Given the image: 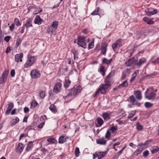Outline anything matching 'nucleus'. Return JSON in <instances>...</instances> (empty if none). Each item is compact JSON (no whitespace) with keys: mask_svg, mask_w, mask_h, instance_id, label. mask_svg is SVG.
<instances>
[{"mask_svg":"<svg viewBox=\"0 0 159 159\" xmlns=\"http://www.w3.org/2000/svg\"><path fill=\"white\" fill-rule=\"evenodd\" d=\"M110 129L111 131L112 134H116L117 130V126L116 125L115 126H113L111 127Z\"/></svg>","mask_w":159,"mask_h":159,"instance_id":"bb28decb","label":"nucleus"},{"mask_svg":"<svg viewBox=\"0 0 159 159\" xmlns=\"http://www.w3.org/2000/svg\"><path fill=\"white\" fill-rule=\"evenodd\" d=\"M80 153L79 149L78 147H76L75 150V155L76 157H77L79 156V154Z\"/></svg>","mask_w":159,"mask_h":159,"instance_id":"09e8293b","label":"nucleus"},{"mask_svg":"<svg viewBox=\"0 0 159 159\" xmlns=\"http://www.w3.org/2000/svg\"><path fill=\"white\" fill-rule=\"evenodd\" d=\"M153 63L154 64H158L159 63V57L157 58L155 61H152Z\"/></svg>","mask_w":159,"mask_h":159,"instance_id":"774afa93","label":"nucleus"},{"mask_svg":"<svg viewBox=\"0 0 159 159\" xmlns=\"http://www.w3.org/2000/svg\"><path fill=\"white\" fill-rule=\"evenodd\" d=\"M148 91V89H147L146 91H145V97L149 100H152L154 99L156 96V94L154 92H151V93L149 95H147V93Z\"/></svg>","mask_w":159,"mask_h":159,"instance_id":"6e6552de","label":"nucleus"},{"mask_svg":"<svg viewBox=\"0 0 159 159\" xmlns=\"http://www.w3.org/2000/svg\"><path fill=\"white\" fill-rule=\"evenodd\" d=\"M102 117L104 120H108L111 118L110 114L107 112H104L102 114Z\"/></svg>","mask_w":159,"mask_h":159,"instance_id":"aec40b11","label":"nucleus"},{"mask_svg":"<svg viewBox=\"0 0 159 159\" xmlns=\"http://www.w3.org/2000/svg\"><path fill=\"white\" fill-rule=\"evenodd\" d=\"M30 75L32 78H37L40 76V74L39 71L34 70L31 72Z\"/></svg>","mask_w":159,"mask_h":159,"instance_id":"9b49d317","label":"nucleus"},{"mask_svg":"<svg viewBox=\"0 0 159 159\" xmlns=\"http://www.w3.org/2000/svg\"><path fill=\"white\" fill-rule=\"evenodd\" d=\"M47 116L46 115H44L43 116H41L40 120L41 121H43V120H47Z\"/></svg>","mask_w":159,"mask_h":159,"instance_id":"680f3d73","label":"nucleus"},{"mask_svg":"<svg viewBox=\"0 0 159 159\" xmlns=\"http://www.w3.org/2000/svg\"><path fill=\"white\" fill-rule=\"evenodd\" d=\"M149 155V152L148 150H146L143 153V156L144 157H146Z\"/></svg>","mask_w":159,"mask_h":159,"instance_id":"8fccbe9b","label":"nucleus"},{"mask_svg":"<svg viewBox=\"0 0 159 159\" xmlns=\"http://www.w3.org/2000/svg\"><path fill=\"white\" fill-rule=\"evenodd\" d=\"M62 85L61 83H57L55 85L53 89V93L56 94L60 92L61 90Z\"/></svg>","mask_w":159,"mask_h":159,"instance_id":"423d86ee","label":"nucleus"},{"mask_svg":"<svg viewBox=\"0 0 159 159\" xmlns=\"http://www.w3.org/2000/svg\"><path fill=\"white\" fill-rule=\"evenodd\" d=\"M14 23L17 26H19L21 25V23L19 20L17 18H15L14 19Z\"/></svg>","mask_w":159,"mask_h":159,"instance_id":"58836bf2","label":"nucleus"},{"mask_svg":"<svg viewBox=\"0 0 159 159\" xmlns=\"http://www.w3.org/2000/svg\"><path fill=\"white\" fill-rule=\"evenodd\" d=\"M82 90V87L80 85L76 88L74 87L70 89L67 90L65 94V99L69 98L72 96H75L81 92Z\"/></svg>","mask_w":159,"mask_h":159,"instance_id":"f257e3e1","label":"nucleus"},{"mask_svg":"<svg viewBox=\"0 0 159 159\" xmlns=\"http://www.w3.org/2000/svg\"><path fill=\"white\" fill-rule=\"evenodd\" d=\"M112 61V59H111L110 60H108L106 58H103L102 59V62L103 64H105L107 65H109L111 63Z\"/></svg>","mask_w":159,"mask_h":159,"instance_id":"5701e85b","label":"nucleus"},{"mask_svg":"<svg viewBox=\"0 0 159 159\" xmlns=\"http://www.w3.org/2000/svg\"><path fill=\"white\" fill-rule=\"evenodd\" d=\"M33 142L32 141L29 142L26 148V149L27 151L30 150L32 148L33 146Z\"/></svg>","mask_w":159,"mask_h":159,"instance_id":"2f4dec72","label":"nucleus"},{"mask_svg":"<svg viewBox=\"0 0 159 159\" xmlns=\"http://www.w3.org/2000/svg\"><path fill=\"white\" fill-rule=\"evenodd\" d=\"M136 112V110H134L131 111V112L129 114L128 116V118L129 119L132 117L135 114Z\"/></svg>","mask_w":159,"mask_h":159,"instance_id":"4c0bfd02","label":"nucleus"},{"mask_svg":"<svg viewBox=\"0 0 159 159\" xmlns=\"http://www.w3.org/2000/svg\"><path fill=\"white\" fill-rule=\"evenodd\" d=\"M111 135V132L109 130H108L105 135V138L107 139H109Z\"/></svg>","mask_w":159,"mask_h":159,"instance_id":"3c124183","label":"nucleus"},{"mask_svg":"<svg viewBox=\"0 0 159 159\" xmlns=\"http://www.w3.org/2000/svg\"><path fill=\"white\" fill-rule=\"evenodd\" d=\"M97 122L98 124L101 125L103 123V121L102 119L101 118H97Z\"/></svg>","mask_w":159,"mask_h":159,"instance_id":"49530a36","label":"nucleus"},{"mask_svg":"<svg viewBox=\"0 0 159 159\" xmlns=\"http://www.w3.org/2000/svg\"><path fill=\"white\" fill-rule=\"evenodd\" d=\"M72 52L73 53L74 56L78 55V53L75 49L72 50Z\"/></svg>","mask_w":159,"mask_h":159,"instance_id":"69168bd1","label":"nucleus"},{"mask_svg":"<svg viewBox=\"0 0 159 159\" xmlns=\"http://www.w3.org/2000/svg\"><path fill=\"white\" fill-rule=\"evenodd\" d=\"M151 140H148L144 143L140 144V146L134 152V155L137 156L139 154L143 149V146L148 147V144L151 143Z\"/></svg>","mask_w":159,"mask_h":159,"instance_id":"f03ea898","label":"nucleus"},{"mask_svg":"<svg viewBox=\"0 0 159 159\" xmlns=\"http://www.w3.org/2000/svg\"><path fill=\"white\" fill-rule=\"evenodd\" d=\"M86 37L81 36H78L77 38V43H82L86 41Z\"/></svg>","mask_w":159,"mask_h":159,"instance_id":"6ab92c4d","label":"nucleus"},{"mask_svg":"<svg viewBox=\"0 0 159 159\" xmlns=\"http://www.w3.org/2000/svg\"><path fill=\"white\" fill-rule=\"evenodd\" d=\"M139 73V70H136L135 71L132 75V77L131 78L130 81L132 82L134 80L135 77L137 76V74Z\"/></svg>","mask_w":159,"mask_h":159,"instance_id":"7c9ffc66","label":"nucleus"},{"mask_svg":"<svg viewBox=\"0 0 159 159\" xmlns=\"http://www.w3.org/2000/svg\"><path fill=\"white\" fill-rule=\"evenodd\" d=\"M146 60L144 58H142L138 60H136L134 62L135 65L141 66L144 64Z\"/></svg>","mask_w":159,"mask_h":159,"instance_id":"ddd939ff","label":"nucleus"},{"mask_svg":"<svg viewBox=\"0 0 159 159\" xmlns=\"http://www.w3.org/2000/svg\"><path fill=\"white\" fill-rule=\"evenodd\" d=\"M107 44H105V46L102 47L101 49V53L103 55H105L107 50Z\"/></svg>","mask_w":159,"mask_h":159,"instance_id":"393cba45","label":"nucleus"},{"mask_svg":"<svg viewBox=\"0 0 159 159\" xmlns=\"http://www.w3.org/2000/svg\"><path fill=\"white\" fill-rule=\"evenodd\" d=\"M153 104L148 102H146L145 103L144 106L147 108H149L152 107Z\"/></svg>","mask_w":159,"mask_h":159,"instance_id":"c03bdc74","label":"nucleus"},{"mask_svg":"<svg viewBox=\"0 0 159 159\" xmlns=\"http://www.w3.org/2000/svg\"><path fill=\"white\" fill-rule=\"evenodd\" d=\"M98 71L103 76L105 75V70L104 69V67L103 66H101L98 69Z\"/></svg>","mask_w":159,"mask_h":159,"instance_id":"b1692460","label":"nucleus"},{"mask_svg":"<svg viewBox=\"0 0 159 159\" xmlns=\"http://www.w3.org/2000/svg\"><path fill=\"white\" fill-rule=\"evenodd\" d=\"M157 10L156 9H154L153 10L151 11H150L148 12V16H151L152 15H153L157 13Z\"/></svg>","mask_w":159,"mask_h":159,"instance_id":"79ce46f5","label":"nucleus"},{"mask_svg":"<svg viewBox=\"0 0 159 159\" xmlns=\"http://www.w3.org/2000/svg\"><path fill=\"white\" fill-rule=\"evenodd\" d=\"M114 82L113 78L107 77L104 80V82L106 83L111 86Z\"/></svg>","mask_w":159,"mask_h":159,"instance_id":"f3484780","label":"nucleus"},{"mask_svg":"<svg viewBox=\"0 0 159 159\" xmlns=\"http://www.w3.org/2000/svg\"><path fill=\"white\" fill-rule=\"evenodd\" d=\"M77 44L79 46H80L84 48H85L87 47V44L85 42L77 43Z\"/></svg>","mask_w":159,"mask_h":159,"instance_id":"a19ab883","label":"nucleus"},{"mask_svg":"<svg viewBox=\"0 0 159 159\" xmlns=\"http://www.w3.org/2000/svg\"><path fill=\"white\" fill-rule=\"evenodd\" d=\"M48 32L49 33H50V32L52 33L53 30V27L52 26V25L50 26H48Z\"/></svg>","mask_w":159,"mask_h":159,"instance_id":"6e6d98bb","label":"nucleus"},{"mask_svg":"<svg viewBox=\"0 0 159 159\" xmlns=\"http://www.w3.org/2000/svg\"><path fill=\"white\" fill-rule=\"evenodd\" d=\"M71 82V81L69 79L68 80L66 79L64 84V86L65 88L66 89L68 88Z\"/></svg>","mask_w":159,"mask_h":159,"instance_id":"cd10ccee","label":"nucleus"},{"mask_svg":"<svg viewBox=\"0 0 159 159\" xmlns=\"http://www.w3.org/2000/svg\"><path fill=\"white\" fill-rule=\"evenodd\" d=\"M94 40L93 39L88 44V49L89 50L92 49L94 47Z\"/></svg>","mask_w":159,"mask_h":159,"instance_id":"f704fd0d","label":"nucleus"},{"mask_svg":"<svg viewBox=\"0 0 159 159\" xmlns=\"http://www.w3.org/2000/svg\"><path fill=\"white\" fill-rule=\"evenodd\" d=\"M43 21V20L39 16H36L34 20V23L38 25H41Z\"/></svg>","mask_w":159,"mask_h":159,"instance_id":"dca6fc26","label":"nucleus"},{"mask_svg":"<svg viewBox=\"0 0 159 159\" xmlns=\"http://www.w3.org/2000/svg\"><path fill=\"white\" fill-rule=\"evenodd\" d=\"M29 109L27 107H25L24 109V112L25 113H27L29 111Z\"/></svg>","mask_w":159,"mask_h":159,"instance_id":"338daca9","label":"nucleus"},{"mask_svg":"<svg viewBox=\"0 0 159 159\" xmlns=\"http://www.w3.org/2000/svg\"><path fill=\"white\" fill-rule=\"evenodd\" d=\"M58 25V21H54L52 22V24L51 25L53 27L54 30H56L57 28Z\"/></svg>","mask_w":159,"mask_h":159,"instance_id":"473e14b6","label":"nucleus"},{"mask_svg":"<svg viewBox=\"0 0 159 159\" xmlns=\"http://www.w3.org/2000/svg\"><path fill=\"white\" fill-rule=\"evenodd\" d=\"M24 145L21 143H19L17 145L16 151V152L21 153L24 148Z\"/></svg>","mask_w":159,"mask_h":159,"instance_id":"f8f14e48","label":"nucleus"},{"mask_svg":"<svg viewBox=\"0 0 159 159\" xmlns=\"http://www.w3.org/2000/svg\"><path fill=\"white\" fill-rule=\"evenodd\" d=\"M42 143L44 145H47L50 144L57 143V140H43L42 141Z\"/></svg>","mask_w":159,"mask_h":159,"instance_id":"1a4fd4ad","label":"nucleus"},{"mask_svg":"<svg viewBox=\"0 0 159 159\" xmlns=\"http://www.w3.org/2000/svg\"><path fill=\"white\" fill-rule=\"evenodd\" d=\"M134 95L136 98L138 100H140L142 98L141 93L139 90H137L134 92Z\"/></svg>","mask_w":159,"mask_h":159,"instance_id":"2eb2a0df","label":"nucleus"},{"mask_svg":"<svg viewBox=\"0 0 159 159\" xmlns=\"http://www.w3.org/2000/svg\"><path fill=\"white\" fill-rule=\"evenodd\" d=\"M118 45L116 43H113L112 45V47L113 49L114 50L118 46Z\"/></svg>","mask_w":159,"mask_h":159,"instance_id":"0e129e2a","label":"nucleus"},{"mask_svg":"<svg viewBox=\"0 0 159 159\" xmlns=\"http://www.w3.org/2000/svg\"><path fill=\"white\" fill-rule=\"evenodd\" d=\"M15 70L14 69L12 70L10 72L11 76V77H14L15 76Z\"/></svg>","mask_w":159,"mask_h":159,"instance_id":"bf43d9fd","label":"nucleus"},{"mask_svg":"<svg viewBox=\"0 0 159 159\" xmlns=\"http://www.w3.org/2000/svg\"><path fill=\"white\" fill-rule=\"evenodd\" d=\"M128 85V83L127 80H125L122 83L118 86V88L126 87Z\"/></svg>","mask_w":159,"mask_h":159,"instance_id":"a878e982","label":"nucleus"},{"mask_svg":"<svg viewBox=\"0 0 159 159\" xmlns=\"http://www.w3.org/2000/svg\"><path fill=\"white\" fill-rule=\"evenodd\" d=\"M22 41L21 38L18 37L16 40V46L18 47L19 46L21 43Z\"/></svg>","mask_w":159,"mask_h":159,"instance_id":"37998d69","label":"nucleus"},{"mask_svg":"<svg viewBox=\"0 0 159 159\" xmlns=\"http://www.w3.org/2000/svg\"><path fill=\"white\" fill-rule=\"evenodd\" d=\"M49 109L53 112H55L56 111V108L55 105L53 104H52L50 107Z\"/></svg>","mask_w":159,"mask_h":159,"instance_id":"a18cd8bd","label":"nucleus"},{"mask_svg":"<svg viewBox=\"0 0 159 159\" xmlns=\"http://www.w3.org/2000/svg\"><path fill=\"white\" fill-rule=\"evenodd\" d=\"M11 38V37L10 36H7L4 37V39L7 42H8L9 41Z\"/></svg>","mask_w":159,"mask_h":159,"instance_id":"13d9d810","label":"nucleus"},{"mask_svg":"<svg viewBox=\"0 0 159 159\" xmlns=\"http://www.w3.org/2000/svg\"><path fill=\"white\" fill-rule=\"evenodd\" d=\"M115 70H111L107 77H110L111 78H113V77L115 76Z\"/></svg>","mask_w":159,"mask_h":159,"instance_id":"72a5a7b5","label":"nucleus"},{"mask_svg":"<svg viewBox=\"0 0 159 159\" xmlns=\"http://www.w3.org/2000/svg\"><path fill=\"white\" fill-rule=\"evenodd\" d=\"M9 72L8 70H6L3 72L1 77L0 78V84H3L6 82Z\"/></svg>","mask_w":159,"mask_h":159,"instance_id":"20e7f679","label":"nucleus"},{"mask_svg":"<svg viewBox=\"0 0 159 159\" xmlns=\"http://www.w3.org/2000/svg\"><path fill=\"white\" fill-rule=\"evenodd\" d=\"M69 138L68 137L66 136V135H64L60 136L58 139H66Z\"/></svg>","mask_w":159,"mask_h":159,"instance_id":"4d7b16f0","label":"nucleus"},{"mask_svg":"<svg viewBox=\"0 0 159 159\" xmlns=\"http://www.w3.org/2000/svg\"><path fill=\"white\" fill-rule=\"evenodd\" d=\"M136 126L137 129L139 131H141L143 129V126L141 125L140 123L139 122L137 123L136 124Z\"/></svg>","mask_w":159,"mask_h":159,"instance_id":"e433bc0d","label":"nucleus"},{"mask_svg":"<svg viewBox=\"0 0 159 159\" xmlns=\"http://www.w3.org/2000/svg\"><path fill=\"white\" fill-rule=\"evenodd\" d=\"M23 54L22 52L16 54L15 57V61L18 63L20 61L22 62V59L23 57Z\"/></svg>","mask_w":159,"mask_h":159,"instance_id":"9d476101","label":"nucleus"},{"mask_svg":"<svg viewBox=\"0 0 159 159\" xmlns=\"http://www.w3.org/2000/svg\"><path fill=\"white\" fill-rule=\"evenodd\" d=\"M143 19L144 21L146 22L148 24L152 25L154 23V21L148 18L144 17L143 18Z\"/></svg>","mask_w":159,"mask_h":159,"instance_id":"4be33fe9","label":"nucleus"},{"mask_svg":"<svg viewBox=\"0 0 159 159\" xmlns=\"http://www.w3.org/2000/svg\"><path fill=\"white\" fill-rule=\"evenodd\" d=\"M126 77V75L125 72H123L122 73V75L121 76V80L125 79Z\"/></svg>","mask_w":159,"mask_h":159,"instance_id":"e2e57ef3","label":"nucleus"},{"mask_svg":"<svg viewBox=\"0 0 159 159\" xmlns=\"http://www.w3.org/2000/svg\"><path fill=\"white\" fill-rule=\"evenodd\" d=\"M32 20L30 19H28L26 20V22L25 24L23 25L25 26V27H26L27 29L30 27H32Z\"/></svg>","mask_w":159,"mask_h":159,"instance_id":"412c9836","label":"nucleus"},{"mask_svg":"<svg viewBox=\"0 0 159 159\" xmlns=\"http://www.w3.org/2000/svg\"><path fill=\"white\" fill-rule=\"evenodd\" d=\"M19 120V119L18 117H16L15 119L12 120L11 121V125L13 126L18 123Z\"/></svg>","mask_w":159,"mask_h":159,"instance_id":"c85d7f7f","label":"nucleus"},{"mask_svg":"<svg viewBox=\"0 0 159 159\" xmlns=\"http://www.w3.org/2000/svg\"><path fill=\"white\" fill-rule=\"evenodd\" d=\"M35 62V57L34 56L28 55L27 60L24 65L25 68H28L31 67Z\"/></svg>","mask_w":159,"mask_h":159,"instance_id":"7ed1b4c3","label":"nucleus"},{"mask_svg":"<svg viewBox=\"0 0 159 159\" xmlns=\"http://www.w3.org/2000/svg\"><path fill=\"white\" fill-rule=\"evenodd\" d=\"M122 39H119L117 40L115 43L119 45V46H121V41Z\"/></svg>","mask_w":159,"mask_h":159,"instance_id":"864d4df0","label":"nucleus"},{"mask_svg":"<svg viewBox=\"0 0 159 159\" xmlns=\"http://www.w3.org/2000/svg\"><path fill=\"white\" fill-rule=\"evenodd\" d=\"M45 95V93L44 91H42L39 93V96L41 98H44Z\"/></svg>","mask_w":159,"mask_h":159,"instance_id":"de8ad7c7","label":"nucleus"},{"mask_svg":"<svg viewBox=\"0 0 159 159\" xmlns=\"http://www.w3.org/2000/svg\"><path fill=\"white\" fill-rule=\"evenodd\" d=\"M38 104V103L36 101H35L34 102H32L31 103V107H35L36 106H37Z\"/></svg>","mask_w":159,"mask_h":159,"instance_id":"603ef678","label":"nucleus"},{"mask_svg":"<svg viewBox=\"0 0 159 159\" xmlns=\"http://www.w3.org/2000/svg\"><path fill=\"white\" fill-rule=\"evenodd\" d=\"M111 86V85L106 83H105L104 84H101L99 87L102 90V94L105 93L106 92L107 89Z\"/></svg>","mask_w":159,"mask_h":159,"instance_id":"39448f33","label":"nucleus"},{"mask_svg":"<svg viewBox=\"0 0 159 159\" xmlns=\"http://www.w3.org/2000/svg\"><path fill=\"white\" fill-rule=\"evenodd\" d=\"M107 153V151L104 152H97V157L98 159H101L102 158L105 156Z\"/></svg>","mask_w":159,"mask_h":159,"instance_id":"4468645a","label":"nucleus"},{"mask_svg":"<svg viewBox=\"0 0 159 159\" xmlns=\"http://www.w3.org/2000/svg\"><path fill=\"white\" fill-rule=\"evenodd\" d=\"M15 26V24L14 23H13V24H11V25L9 26L10 30L11 31H12L14 29V28Z\"/></svg>","mask_w":159,"mask_h":159,"instance_id":"052dcab7","label":"nucleus"},{"mask_svg":"<svg viewBox=\"0 0 159 159\" xmlns=\"http://www.w3.org/2000/svg\"><path fill=\"white\" fill-rule=\"evenodd\" d=\"M129 99L132 105H136L138 107L140 106L141 104L136 100L134 95H132L130 96Z\"/></svg>","mask_w":159,"mask_h":159,"instance_id":"0eeeda50","label":"nucleus"},{"mask_svg":"<svg viewBox=\"0 0 159 159\" xmlns=\"http://www.w3.org/2000/svg\"><path fill=\"white\" fill-rule=\"evenodd\" d=\"M8 107L6 112V114L7 115H8L10 113V111L14 107L13 104L12 102L8 104Z\"/></svg>","mask_w":159,"mask_h":159,"instance_id":"a211bd4d","label":"nucleus"},{"mask_svg":"<svg viewBox=\"0 0 159 159\" xmlns=\"http://www.w3.org/2000/svg\"><path fill=\"white\" fill-rule=\"evenodd\" d=\"M100 9V8L99 7H97L91 13V15L93 16L99 15V14H98V12L99 11Z\"/></svg>","mask_w":159,"mask_h":159,"instance_id":"c9c22d12","label":"nucleus"},{"mask_svg":"<svg viewBox=\"0 0 159 159\" xmlns=\"http://www.w3.org/2000/svg\"><path fill=\"white\" fill-rule=\"evenodd\" d=\"M159 150V148H156L153 149L152 150H151V152L152 153L154 154L157 152Z\"/></svg>","mask_w":159,"mask_h":159,"instance_id":"5fc2aeb1","label":"nucleus"},{"mask_svg":"<svg viewBox=\"0 0 159 159\" xmlns=\"http://www.w3.org/2000/svg\"><path fill=\"white\" fill-rule=\"evenodd\" d=\"M102 90L99 87L98 89L96 90L95 94L93 95V97L94 98L96 97L100 92H101L102 93Z\"/></svg>","mask_w":159,"mask_h":159,"instance_id":"ea45409f","label":"nucleus"},{"mask_svg":"<svg viewBox=\"0 0 159 159\" xmlns=\"http://www.w3.org/2000/svg\"><path fill=\"white\" fill-rule=\"evenodd\" d=\"M97 143L102 145H105L106 144L107 141L105 140H96Z\"/></svg>","mask_w":159,"mask_h":159,"instance_id":"c756f323","label":"nucleus"}]
</instances>
